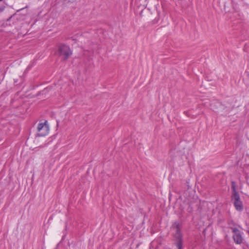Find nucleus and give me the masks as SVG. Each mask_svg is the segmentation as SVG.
<instances>
[{
	"label": "nucleus",
	"instance_id": "1",
	"mask_svg": "<svg viewBox=\"0 0 249 249\" xmlns=\"http://www.w3.org/2000/svg\"><path fill=\"white\" fill-rule=\"evenodd\" d=\"M172 229L175 231L174 236L176 238V245L178 249H182V239L178 223L175 222Z\"/></svg>",
	"mask_w": 249,
	"mask_h": 249
},
{
	"label": "nucleus",
	"instance_id": "2",
	"mask_svg": "<svg viewBox=\"0 0 249 249\" xmlns=\"http://www.w3.org/2000/svg\"><path fill=\"white\" fill-rule=\"evenodd\" d=\"M37 136L44 137L48 134L49 132V126L47 121L44 122L39 123L37 125Z\"/></svg>",
	"mask_w": 249,
	"mask_h": 249
},
{
	"label": "nucleus",
	"instance_id": "3",
	"mask_svg": "<svg viewBox=\"0 0 249 249\" xmlns=\"http://www.w3.org/2000/svg\"><path fill=\"white\" fill-rule=\"evenodd\" d=\"M58 53L59 55L63 57L64 60H67L72 54V51L69 47L63 44L59 47Z\"/></svg>",
	"mask_w": 249,
	"mask_h": 249
},
{
	"label": "nucleus",
	"instance_id": "4",
	"mask_svg": "<svg viewBox=\"0 0 249 249\" xmlns=\"http://www.w3.org/2000/svg\"><path fill=\"white\" fill-rule=\"evenodd\" d=\"M233 233L232 238L236 244H241L243 240V238L241 231L235 227H231Z\"/></svg>",
	"mask_w": 249,
	"mask_h": 249
},
{
	"label": "nucleus",
	"instance_id": "5",
	"mask_svg": "<svg viewBox=\"0 0 249 249\" xmlns=\"http://www.w3.org/2000/svg\"><path fill=\"white\" fill-rule=\"evenodd\" d=\"M231 189H232V195L231 200L233 203L234 202L239 201L241 200L240 197L239 193L237 192L236 189V183L234 181H232L231 183Z\"/></svg>",
	"mask_w": 249,
	"mask_h": 249
},
{
	"label": "nucleus",
	"instance_id": "6",
	"mask_svg": "<svg viewBox=\"0 0 249 249\" xmlns=\"http://www.w3.org/2000/svg\"><path fill=\"white\" fill-rule=\"evenodd\" d=\"M233 204L236 210L241 211L243 210V205L241 200L234 202Z\"/></svg>",
	"mask_w": 249,
	"mask_h": 249
},
{
	"label": "nucleus",
	"instance_id": "7",
	"mask_svg": "<svg viewBox=\"0 0 249 249\" xmlns=\"http://www.w3.org/2000/svg\"><path fill=\"white\" fill-rule=\"evenodd\" d=\"M2 0H0V1H2Z\"/></svg>",
	"mask_w": 249,
	"mask_h": 249
},
{
	"label": "nucleus",
	"instance_id": "8",
	"mask_svg": "<svg viewBox=\"0 0 249 249\" xmlns=\"http://www.w3.org/2000/svg\"><path fill=\"white\" fill-rule=\"evenodd\" d=\"M1 11V9H0V12Z\"/></svg>",
	"mask_w": 249,
	"mask_h": 249
}]
</instances>
